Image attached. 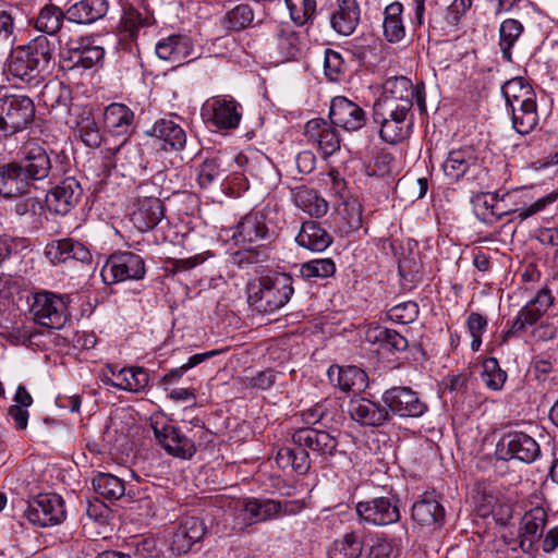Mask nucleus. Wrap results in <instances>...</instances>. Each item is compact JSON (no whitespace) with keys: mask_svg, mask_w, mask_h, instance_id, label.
<instances>
[{"mask_svg":"<svg viewBox=\"0 0 558 558\" xmlns=\"http://www.w3.org/2000/svg\"><path fill=\"white\" fill-rule=\"evenodd\" d=\"M295 242L308 251L324 252L332 243V236L320 223L307 220L302 223Z\"/></svg>","mask_w":558,"mask_h":558,"instance_id":"obj_31","label":"nucleus"},{"mask_svg":"<svg viewBox=\"0 0 558 558\" xmlns=\"http://www.w3.org/2000/svg\"><path fill=\"white\" fill-rule=\"evenodd\" d=\"M104 124L112 135L126 137L134 125V112L124 104L112 102L105 109Z\"/></svg>","mask_w":558,"mask_h":558,"instance_id":"obj_28","label":"nucleus"},{"mask_svg":"<svg viewBox=\"0 0 558 558\" xmlns=\"http://www.w3.org/2000/svg\"><path fill=\"white\" fill-rule=\"evenodd\" d=\"M135 558H159L161 556V547L154 537H141L134 541Z\"/></svg>","mask_w":558,"mask_h":558,"instance_id":"obj_63","label":"nucleus"},{"mask_svg":"<svg viewBox=\"0 0 558 558\" xmlns=\"http://www.w3.org/2000/svg\"><path fill=\"white\" fill-rule=\"evenodd\" d=\"M292 441L295 446L306 447L315 454L322 457H333L338 450L337 437L328 432L303 427L296 429L292 435Z\"/></svg>","mask_w":558,"mask_h":558,"instance_id":"obj_21","label":"nucleus"},{"mask_svg":"<svg viewBox=\"0 0 558 558\" xmlns=\"http://www.w3.org/2000/svg\"><path fill=\"white\" fill-rule=\"evenodd\" d=\"M92 484L94 490L107 500L114 501L126 496L124 482L110 473H99Z\"/></svg>","mask_w":558,"mask_h":558,"instance_id":"obj_44","label":"nucleus"},{"mask_svg":"<svg viewBox=\"0 0 558 558\" xmlns=\"http://www.w3.org/2000/svg\"><path fill=\"white\" fill-rule=\"evenodd\" d=\"M364 548L363 529H353L328 547V558H360Z\"/></svg>","mask_w":558,"mask_h":558,"instance_id":"obj_32","label":"nucleus"},{"mask_svg":"<svg viewBox=\"0 0 558 558\" xmlns=\"http://www.w3.org/2000/svg\"><path fill=\"white\" fill-rule=\"evenodd\" d=\"M547 520V510L542 505L525 510L519 526L520 547L524 551L532 550L541 539Z\"/></svg>","mask_w":558,"mask_h":558,"instance_id":"obj_20","label":"nucleus"},{"mask_svg":"<svg viewBox=\"0 0 558 558\" xmlns=\"http://www.w3.org/2000/svg\"><path fill=\"white\" fill-rule=\"evenodd\" d=\"M327 376L330 383L337 384H362L369 380L367 373L355 365H331L327 369Z\"/></svg>","mask_w":558,"mask_h":558,"instance_id":"obj_50","label":"nucleus"},{"mask_svg":"<svg viewBox=\"0 0 558 558\" xmlns=\"http://www.w3.org/2000/svg\"><path fill=\"white\" fill-rule=\"evenodd\" d=\"M153 186L148 183L141 184L136 191V202L130 213V220L140 232L154 229L163 218L161 201L154 195H146Z\"/></svg>","mask_w":558,"mask_h":558,"instance_id":"obj_11","label":"nucleus"},{"mask_svg":"<svg viewBox=\"0 0 558 558\" xmlns=\"http://www.w3.org/2000/svg\"><path fill=\"white\" fill-rule=\"evenodd\" d=\"M483 384H505L507 373L499 366L497 359H486L478 367Z\"/></svg>","mask_w":558,"mask_h":558,"instance_id":"obj_59","label":"nucleus"},{"mask_svg":"<svg viewBox=\"0 0 558 558\" xmlns=\"http://www.w3.org/2000/svg\"><path fill=\"white\" fill-rule=\"evenodd\" d=\"M155 52L163 61L183 64L193 59L194 45L185 34H171L156 43Z\"/></svg>","mask_w":558,"mask_h":558,"instance_id":"obj_19","label":"nucleus"},{"mask_svg":"<svg viewBox=\"0 0 558 558\" xmlns=\"http://www.w3.org/2000/svg\"><path fill=\"white\" fill-rule=\"evenodd\" d=\"M205 534L206 525L201 518L195 515L182 517L170 533V549L177 556L186 554L194 544L203 539Z\"/></svg>","mask_w":558,"mask_h":558,"instance_id":"obj_13","label":"nucleus"},{"mask_svg":"<svg viewBox=\"0 0 558 558\" xmlns=\"http://www.w3.org/2000/svg\"><path fill=\"white\" fill-rule=\"evenodd\" d=\"M554 296L547 288L541 289L536 295L517 314L527 327L533 326L553 305Z\"/></svg>","mask_w":558,"mask_h":558,"instance_id":"obj_39","label":"nucleus"},{"mask_svg":"<svg viewBox=\"0 0 558 558\" xmlns=\"http://www.w3.org/2000/svg\"><path fill=\"white\" fill-rule=\"evenodd\" d=\"M64 19L66 13L59 7L46 4L40 9L34 26L38 32L52 36L61 29Z\"/></svg>","mask_w":558,"mask_h":558,"instance_id":"obj_45","label":"nucleus"},{"mask_svg":"<svg viewBox=\"0 0 558 558\" xmlns=\"http://www.w3.org/2000/svg\"><path fill=\"white\" fill-rule=\"evenodd\" d=\"M413 83L405 76L391 77L384 84V94L378 100H392L393 105L401 106L403 102L413 107Z\"/></svg>","mask_w":558,"mask_h":558,"instance_id":"obj_38","label":"nucleus"},{"mask_svg":"<svg viewBox=\"0 0 558 558\" xmlns=\"http://www.w3.org/2000/svg\"><path fill=\"white\" fill-rule=\"evenodd\" d=\"M335 272L336 264L331 258H315L300 266V275L305 280L326 279Z\"/></svg>","mask_w":558,"mask_h":558,"instance_id":"obj_51","label":"nucleus"},{"mask_svg":"<svg viewBox=\"0 0 558 558\" xmlns=\"http://www.w3.org/2000/svg\"><path fill=\"white\" fill-rule=\"evenodd\" d=\"M366 339L371 343L379 344L381 350L401 352L408 348V340L402 335L383 326L369 328Z\"/></svg>","mask_w":558,"mask_h":558,"instance_id":"obj_41","label":"nucleus"},{"mask_svg":"<svg viewBox=\"0 0 558 558\" xmlns=\"http://www.w3.org/2000/svg\"><path fill=\"white\" fill-rule=\"evenodd\" d=\"M465 325L468 332L472 338L471 349L474 352H477L482 345V336L484 335L488 326L487 318L480 313L472 312L468 316Z\"/></svg>","mask_w":558,"mask_h":558,"instance_id":"obj_56","label":"nucleus"},{"mask_svg":"<svg viewBox=\"0 0 558 558\" xmlns=\"http://www.w3.org/2000/svg\"><path fill=\"white\" fill-rule=\"evenodd\" d=\"M272 236L274 232L266 223V216L260 211H251L243 216L232 233L236 243L243 245L270 241Z\"/></svg>","mask_w":558,"mask_h":558,"instance_id":"obj_18","label":"nucleus"},{"mask_svg":"<svg viewBox=\"0 0 558 558\" xmlns=\"http://www.w3.org/2000/svg\"><path fill=\"white\" fill-rule=\"evenodd\" d=\"M383 34L387 41L391 44L400 43L405 37V26L403 24V5L399 1H393L384 9Z\"/></svg>","mask_w":558,"mask_h":558,"instance_id":"obj_36","label":"nucleus"},{"mask_svg":"<svg viewBox=\"0 0 558 558\" xmlns=\"http://www.w3.org/2000/svg\"><path fill=\"white\" fill-rule=\"evenodd\" d=\"M107 0H80L69 7L66 19L77 24H92L107 14Z\"/></svg>","mask_w":558,"mask_h":558,"instance_id":"obj_34","label":"nucleus"},{"mask_svg":"<svg viewBox=\"0 0 558 558\" xmlns=\"http://www.w3.org/2000/svg\"><path fill=\"white\" fill-rule=\"evenodd\" d=\"M54 44L39 35L26 45L14 48L7 62V72L21 82L38 85L52 60Z\"/></svg>","mask_w":558,"mask_h":558,"instance_id":"obj_1","label":"nucleus"},{"mask_svg":"<svg viewBox=\"0 0 558 558\" xmlns=\"http://www.w3.org/2000/svg\"><path fill=\"white\" fill-rule=\"evenodd\" d=\"M408 102L398 106L392 100H377L374 104L373 119L380 125L379 136L388 144H398L412 132L413 118Z\"/></svg>","mask_w":558,"mask_h":558,"instance_id":"obj_3","label":"nucleus"},{"mask_svg":"<svg viewBox=\"0 0 558 558\" xmlns=\"http://www.w3.org/2000/svg\"><path fill=\"white\" fill-rule=\"evenodd\" d=\"M114 162L116 166H120L125 171H131L136 169V167H142L140 148L128 143L126 138H124L114 153Z\"/></svg>","mask_w":558,"mask_h":558,"instance_id":"obj_53","label":"nucleus"},{"mask_svg":"<svg viewBox=\"0 0 558 558\" xmlns=\"http://www.w3.org/2000/svg\"><path fill=\"white\" fill-rule=\"evenodd\" d=\"M554 296L547 288L541 289L536 295L517 314L527 327L533 326L553 305Z\"/></svg>","mask_w":558,"mask_h":558,"instance_id":"obj_40","label":"nucleus"},{"mask_svg":"<svg viewBox=\"0 0 558 558\" xmlns=\"http://www.w3.org/2000/svg\"><path fill=\"white\" fill-rule=\"evenodd\" d=\"M418 316V305L413 301L400 303L387 312L389 320L396 324L407 325Z\"/></svg>","mask_w":558,"mask_h":558,"instance_id":"obj_57","label":"nucleus"},{"mask_svg":"<svg viewBox=\"0 0 558 558\" xmlns=\"http://www.w3.org/2000/svg\"><path fill=\"white\" fill-rule=\"evenodd\" d=\"M511 197L512 195L509 193H480L472 199L474 213L484 222L500 220L505 216L511 214H514L517 219L523 221L544 211L548 206L553 205L558 198V193H548L538 197L532 204L521 199L519 204H522V206L513 209L504 208L502 203Z\"/></svg>","mask_w":558,"mask_h":558,"instance_id":"obj_2","label":"nucleus"},{"mask_svg":"<svg viewBox=\"0 0 558 558\" xmlns=\"http://www.w3.org/2000/svg\"><path fill=\"white\" fill-rule=\"evenodd\" d=\"M524 32L523 24L515 19H506L499 26V47L504 60L511 62L512 52L517 41L520 39Z\"/></svg>","mask_w":558,"mask_h":558,"instance_id":"obj_42","label":"nucleus"},{"mask_svg":"<svg viewBox=\"0 0 558 558\" xmlns=\"http://www.w3.org/2000/svg\"><path fill=\"white\" fill-rule=\"evenodd\" d=\"M31 183L20 162H10L0 167V194L4 197L23 195L29 191Z\"/></svg>","mask_w":558,"mask_h":558,"instance_id":"obj_29","label":"nucleus"},{"mask_svg":"<svg viewBox=\"0 0 558 558\" xmlns=\"http://www.w3.org/2000/svg\"><path fill=\"white\" fill-rule=\"evenodd\" d=\"M412 519L424 526H441L445 521V508L434 492H426L413 504Z\"/></svg>","mask_w":558,"mask_h":558,"instance_id":"obj_25","label":"nucleus"},{"mask_svg":"<svg viewBox=\"0 0 558 558\" xmlns=\"http://www.w3.org/2000/svg\"><path fill=\"white\" fill-rule=\"evenodd\" d=\"M473 0H453L446 10L445 20L450 26H457L471 9Z\"/></svg>","mask_w":558,"mask_h":558,"instance_id":"obj_64","label":"nucleus"},{"mask_svg":"<svg viewBox=\"0 0 558 558\" xmlns=\"http://www.w3.org/2000/svg\"><path fill=\"white\" fill-rule=\"evenodd\" d=\"M39 97L44 106L50 111H57V114L60 117L70 111L72 101L71 90L62 82H48L44 85Z\"/></svg>","mask_w":558,"mask_h":558,"instance_id":"obj_33","label":"nucleus"},{"mask_svg":"<svg viewBox=\"0 0 558 558\" xmlns=\"http://www.w3.org/2000/svg\"><path fill=\"white\" fill-rule=\"evenodd\" d=\"M219 354L218 350H210L203 353H196L189 357L187 362L180 367L171 369L168 374L165 375L163 379L166 381L179 379L186 371L190 368L203 363L204 361L214 357Z\"/></svg>","mask_w":558,"mask_h":558,"instance_id":"obj_62","label":"nucleus"},{"mask_svg":"<svg viewBox=\"0 0 558 558\" xmlns=\"http://www.w3.org/2000/svg\"><path fill=\"white\" fill-rule=\"evenodd\" d=\"M35 117V105L25 95L0 96V135H12L24 130Z\"/></svg>","mask_w":558,"mask_h":558,"instance_id":"obj_6","label":"nucleus"},{"mask_svg":"<svg viewBox=\"0 0 558 558\" xmlns=\"http://www.w3.org/2000/svg\"><path fill=\"white\" fill-rule=\"evenodd\" d=\"M349 412L354 421L372 427L381 426L390 418L386 404L383 405L366 397L352 399L349 405Z\"/></svg>","mask_w":558,"mask_h":558,"instance_id":"obj_24","label":"nucleus"},{"mask_svg":"<svg viewBox=\"0 0 558 558\" xmlns=\"http://www.w3.org/2000/svg\"><path fill=\"white\" fill-rule=\"evenodd\" d=\"M24 513L32 524L39 527L60 524L66 515L63 498L53 493L38 494L28 500Z\"/></svg>","mask_w":558,"mask_h":558,"instance_id":"obj_9","label":"nucleus"},{"mask_svg":"<svg viewBox=\"0 0 558 558\" xmlns=\"http://www.w3.org/2000/svg\"><path fill=\"white\" fill-rule=\"evenodd\" d=\"M221 171L219 157L206 158L196 169L197 183L202 189H206L219 179Z\"/></svg>","mask_w":558,"mask_h":558,"instance_id":"obj_54","label":"nucleus"},{"mask_svg":"<svg viewBox=\"0 0 558 558\" xmlns=\"http://www.w3.org/2000/svg\"><path fill=\"white\" fill-rule=\"evenodd\" d=\"M206 124L219 130H233L240 124L241 105L231 96H216L207 99L201 109Z\"/></svg>","mask_w":558,"mask_h":558,"instance_id":"obj_10","label":"nucleus"},{"mask_svg":"<svg viewBox=\"0 0 558 558\" xmlns=\"http://www.w3.org/2000/svg\"><path fill=\"white\" fill-rule=\"evenodd\" d=\"M383 400L389 413L402 417H417L426 410L417 393L408 386H392L384 392Z\"/></svg>","mask_w":558,"mask_h":558,"instance_id":"obj_14","label":"nucleus"},{"mask_svg":"<svg viewBox=\"0 0 558 558\" xmlns=\"http://www.w3.org/2000/svg\"><path fill=\"white\" fill-rule=\"evenodd\" d=\"M154 135L162 142V149L179 150L186 143V134L182 126L171 119H160L153 126Z\"/></svg>","mask_w":558,"mask_h":558,"instance_id":"obj_35","label":"nucleus"},{"mask_svg":"<svg viewBox=\"0 0 558 558\" xmlns=\"http://www.w3.org/2000/svg\"><path fill=\"white\" fill-rule=\"evenodd\" d=\"M70 52L74 65L85 70L100 66L105 57V49L88 37L72 40Z\"/></svg>","mask_w":558,"mask_h":558,"instance_id":"obj_27","label":"nucleus"},{"mask_svg":"<svg viewBox=\"0 0 558 558\" xmlns=\"http://www.w3.org/2000/svg\"><path fill=\"white\" fill-rule=\"evenodd\" d=\"M254 20V12L250 4L239 3L229 9L223 16V26L230 31H242L248 27Z\"/></svg>","mask_w":558,"mask_h":558,"instance_id":"obj_49","label":"nucleus"},{"mask_svg":"<svg viewBox=\"0 0 558 558\" xmlns=\"http://www.w3.org/2000/svg\"><path fill=\"white\" fill-rule=\"evenodd\" d=\"M82 194L80 182L69 177L47 193L46 204L50 211L64 216L78 204Z\"/></svg>","mask_w":558,"mask_h":558,"instance_id":"obj_17","label":"nucleus"},{"mask_svg":"<svg viewBox=\"0 0 558 558\" xmlns=\"http://www.w3.org/2000/svg\"><path fill=\"white\" fill-rule=\"evenodd\" d=\"M360 21V7L356 0H337V8L330 16L331 27L342 36L351 35Z\"/></svg>","mask_w":558,"mask_h":558,"instance_id":"obj_30","label":"nucleus"},{"mask_svg":"<svg viewBox=\"0 0 558 558\" xmlns=\"http://www.w3.org/2000/svg\"><path fill=\"white\" fill-rule=\"evenodd\" d=\"M70 296L50 291H40L33 294L31 314L36 324L50 328L61 329L66 324Z\"/></svg>","mask_w":558,"mask_h":558,"instance_id":"obj_5","label":"nucleus"},{"mask_svg":"<svg viewBox=\"0 0 558 558\" xmlns=\"http://www.w3.org/2000/svg\"><path fill=\"white\" fill-rule=\"evenodd\" d=\"M114 378L125 384H148L149 374L146 368L140 366L123 367L108 365L102 369L101 380L104 384H116Z\"/></svg>","mask_w":558,"mask_h":558,"instance_id":"obj_43","label":"nucleus"},{"mask_svg":"<svg viewBox=\"0 0 558 558\" xmlns=\"http://www.w3.org/2000/svg\"><path fill=\"white\" fill-rule=\"evenodd\" d=\"M294 293L293 279L286 272H272L259 279L258 290L248 301L258 312L274 313L283 307Z\"/></svg>","mask_w":558,"mask_h":558,"instance_id":"obj_4","label":"nucleus"},{"mask_svg":"<svg viewBox=\"0 0 558 558\" xmlns=\"http://www.w3.org/2000/svg\"><path fill=\"white\" fill-rule=\"evenodd\" d=\"M355 512L360 521L373 526H387L400 521V499L397 495L359 501Z\"/></svg>","mask_w":558,"mask_h":558,"instance_id":"obj_8","label":"nucleus"},{"mask_svg":"<svg viewBox=\"0 0 558 558\" xmlns=\"http://www.w3.org/2000/svg\"><path fill=\"white\" fill-rule=\"evenodd\" d=\"M305 136L310 143L317 145L324 157L332 155L340 148V138L336 130L320 118L307 121Z\"/></svg>","mask_w":558,"mask_h":558,"instance_id":"obj_26","label":"nucleus"},{"mask_svg":"<svg viewBox=\"0 0 558 558\" xmlns=\"http://www.w3.org/2000/svg\"><path fill=\"white\" fill-rule=\"evenodd\" d=\"M329 117L333 125L348 132L362 129L367 120L364 109L344 96H337L331 100Z\"/></svg>","mask_w":558,"mask_h":558,"instance_id":"obj_16","label":"nucleus"},{"mask_svg":"<svg viewBox=\"0 0 558 558\" xmlns=\"http://www.w3.org/2000/svg\"><path fill=\"white\" fill-rule=\"evenodd\" d=\"M296 206L312 217L320 218L328 211V203L312 189H302L295 195Z\"/></svg>","mask_w":558,"mask_h":558,"instance_id":"obj_48","label":"nucleus"},{"mask_svg":"<svg viewBox=\"0 0 558 558\" xmlns=\"http://www.w3.org/2000/svg\"><path fill=\"white\" fill-rule=\"evenodd\" d=\"M276 45L279 54L286 59H294L299 53L300 39L290 27H279L276 32Z\"/></svg>","mask_w":558,"mask_h":558,"instance_id":"obj_52","label":"nucleus"},{"mask_svg":"<svg viewBox=\"0 0 558 558\" xmlns=\"http://www.w3.org/2000/svg\"><path fill=\"white\" fill-rule=\"evenodd\" d=\"M144 259L130 251L113 253L101 268L105 284H116L126 280H140L145 276Z\"/></svg>","mask_w":558,"mask_h":558,"instance_id":"obj_7","label":"nucleus"},{"mask_svg":"<svg viewBox=\"0 0 558 558\" xmlns=\"http://www.w3.org/2000/svg\"><path fill=\"white\" fill-rule=\"evenodd\" d=\"M16 9L0 10V44L14 43Z\"/></svg>","mask_w":558,"mask_h":558,"instance_id":"obj_61","label":"nucleus"},{"mask_svg":"<svg viewBox=\"0 0 558 558\" xmlns=\"http://www.w3.org/2000/svg\"><path fill=\"white\" fill-rule=\"evenodd\" d=\"M507 108L535 99V92L523 77H513L501 86Z\"/></svg>","mask_w":558,"mask_h":558,"instance_id":"obj_46","label":"nucleus"},{"mask_svg":"<svg viewBox=\"0 0 558 558\" xmlns=\"http://www.w3.org/2000/svg\"><path fill=\"white\" fill-rule=\"evenodd\" d=\"M20 165L29 183L32 181L45 180L53 171L49 154L44 147L37 144H28L24 148Z\"/></svg>","mask_w":558,"mask_h":558,"instance_id":"obj_23","label":"nucleus"},{"mask_svg":"<svg viewBox=\"0 0 558 558\" xmlns=\"http://www.w3.org/2000/svg\"><path fill=\"white\" fill-rule=\"evenodd\" d=\"M78 134L83 143L92 148L99 147L101 144V133L94 119L85 118L77 125Z\"/></svg>","mask_w":558,"mask_h":558,"instance_id":"obj_60","label":"nucleus"},{"mask_svg":"<svg viewBox=\"0 0 558 558\" xmlns=\"http://www.w3.org/2000/svg\"><path fill=\"white\" fill-rule=\"evenodd\" d=\"M283 505L279 500L268 498H251L245 501L244 510L255 521H266L281 513Z\"/></svg>","mask_w":558,"mask_h":558,"instance_id":"obj_47","label":"nucleus"},{"mask_svg":"<svg viewBox=\"0 0 558 558\" xmlns=\"http://www.w3.org/2000/svg\"><path fill=\"white\" fill-rule=\"evenodd\" d=\"M292 21L302 26L311 21L316 12L315 0H286Z\"/></svg>","mask_w":558,"mask_h":558,"instance_id":"obj_55","label":"nucleus"},{"mask_svg":"<svg viewBox=\"0 0 558 558\" xmlns=\"http://www.w3.org/2000/svg\"><path fill=\"white\" fill-rule=\"evenodd\" d=\"M345 63L340 52L332 49L325 50L324 71L325 75L331 82H339L344 72Z\"/></svg>","mask_w":558,"mask_h":558,"instance_id":"obj_58","label":"nucleus"},{"mask_svg":"<svg viewBox=\"0 0 558 558\" xmlns=\"http://www.w3.org/2000/svg\"><path fill=\"white\" fill-rule=\"evenodd\" d=\"M512 128L521 135L531 133L538 123L536 98L509 107Z\"/></svg>","mask_w":558,"mask_h":558,"instance_id":"obj_37","label":"nucleus"},{"mask_svg":"<svg viewBox=\"0 0 558 558\" xmlns=\"http://www.w3.org/2000/svg\"><path fill=\"white\" fill-rule=\"evenodd\" d=\"M496 453L501 460L515 459L524 463H532L541 456L538 442L523 432H510L497 442Z\"/></svg>","mask_w":558,"mask_h":558,"instance_id":"obj_12","label":"nucleus"},{"mask_svg":"<svg viewBox=\"0 0 558 558\" xmlns=\"http://www.w3.org/2000/svg\"><path fill=\"white\" fill-rule=\"evenodd\" d=\"M153 429L156 439L169 454L190 459L196 453V434L190 437L173 425H163L161 428L154 425Z\"/></svg>","mask_w":558,"mask_h":558,"instance_id":"obj_15","label":"nucleus"},{"mask_svg":"<svg viewBox=\"0 0 558 558\" xmlns=\"http://www.w3.org/2000/svg\"><path fill=\"white\" fill-rule=\"evenodd\" d=\"M445 177L451 182H458L468 173L474 172L477 168V156L474 148L464 146L452 149L448 153L442 162Z\"/></svg>","mask_w":558,"mask_h":558,"instance_id":"obj_22","label":"nucleus"}]
</instances>
